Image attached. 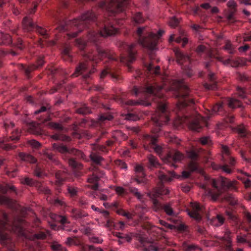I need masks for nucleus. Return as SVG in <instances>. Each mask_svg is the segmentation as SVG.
<instances>
[{"mask_svg": "<svg viewBox=\"0 0 251 251\" xmlns=\"http://www.w3.org/2000/svg\"><path fill=\"white\" fill-rule=\"evenodd\" d=\"M235 181H229L226 178L221 177L219 179L216 180L212 179V185L219 191L218 193L213 194L210 190L205 192V194L211 197V199L215 201L217 200L220 194V191L225 188L233 187L235 189Z\"/></svg>", "mask_w": 251, "mask_h": 251, "instance_id": "f257e3e1", "label": "nucleus"}, {"mask_svg": "<svg viewBox=\"0 0 251 251\" xmlns=\"http://www.w3.org/2000/svg\"><path fill=\"white\" fill-rule=\"evenodd\" d=\"M166 105H159L158 111L152 116V119L158 127L166 124L169 121L168 114L166 112Z\"/></svg>", "mask_w": 251, "mask_h": 251, "instance_id": "f03ea898", "label": "nucleus"}, {"mask_svg": "<svg viewBox=\"0 0 251 251\" xmlns=\"http://www.w3.org/2000/svg\"><path fill=\"white\" fill-rule=\"evenodd\" d=\"M151 33L146 27H139L137 30L139 42L143 47L148 50L150 46L151 40L148 39V37L150 36Z\"/></svg>", "mask_w": 251, "mask_h": 251, "instance_id": "7ed1b4c3", "label": "nucleus"}, {"mask_svg": "<svg viewBox=\"0 0 251 251\" xmlns=\"http://www.w3.org/2000/svg\"><path fill=\"white\" fill-rule=\"evenodd\" d=\"M23 25L24 29L26 31H32L34 28H36L37 31L41 35H46V30L44 28L36 27L35 25L32 22L30 17H25L23 22Z\"/></svg>", "mask_w": 251, "mask_h": 251, "instance_id": "20e7f679", "label": "nucleus"}, {"mask_svg": "<svg viewBox=\"0 0 251 251\" xmlns=\"http://www.w3.org/2000/svg\"><path fill=\"white\" fill-rule=\"evenodd\" d=\"M172 84L174 86H172L170 90H176L177 89L180 88L181 90L179 92V94L177 95L178 97L185 98L188 95V92L187 90V87L184 86L181 81H176L174 80L172 82Z\"/></svg>", "mask_w": 251, "mask_h": 251, "instance_id": "39448f33", "label": "nucleus"}, {"mask_svg": "<svg viewBox=\"0 0 251 251\" xmlns=\"http://www.w3.org/2000/svg\"><path fill=\"white\" fill-rule=\"evenodd\" d=\"M191 205L192 211H188V215L196 220H200L201 219L200 212L201 210V207L200 206L199 203L196 202H191Z\"/></svg>", "mask_w": 251, "mask_h": 251, "instance_id": "423d86ee", "label": "nucleus"}, {"mask_svg": "<svg viewBox=\"0 0 251 251\" xmlns=\"http://www.w3.org/2000/svg\"><path fill=\"white\" fill-rule=\"evenodd\" d=\"M96 16L92 11L87 12L83 14L79 19L75 20L73 22V24L75 26L82 24L84 21H90L95 19Z\"/></svg>", "mask_w": 251, "mask_h": 251, "instance_id": "0eeeda50", "label": "nucleus"}, {"mask_svg": "<svg viewBox=\"0 0 251 251\" xmlns=\"http://www.w3.org/2000/svg\"><path fill=\"white\" fill-rule=\"evenodd\" d=\"M209 118V116L200 117L199 116L196 120L192 122L189 125V128L194 131H199L201 127V123L202 122H206Z\"/></svg>", "mask_w": 251, "mask_h": 251, "instance_id": "6e6552de", "label": "nucleus"}, {"mask_svg": "<svg viewBox=\"0 0 251 251\" xmlns=\"http://www.w3.org/2000/svg\"><path fill=\"white\" fill-rule=\"evenodd\" d=\"M164 33L162 30H159L157 33L150 34V36L148 37V39L151 40L150 46L149 47V50H153L156 49V42L159 39L160 36Z\"/></svg>", "mask_w": 251, "mask_h": 251, "instance_id": "1a4fd4ad", "label": "nucleus"}, {"mask_svg": "<svg viewBox=\"0 0 251 251\" xmlns=\"http://www.w3.org/2000/svg\"><path fill=\"white\" fill-rule=\"evenodd\" d=\"M156 139L153 137L148 135L146 137V143H149L151 148L154 150L155 152L158 154H160L162 151V148L155 144Z\"/></svg>", "mask_w": 251, "mask_h": 251, "instance_id": "9d476101", "label": "nucleus"}, {"mask_svg": "<svg viewBox=\"0 0 251 251\" xmlns=\"http://www.w3.org/2000/svg\"><path fill=\"white\" fill-rule=\"evenodd\" d=\"M117 32V29L114 27L112 25H108L104 26L103 28L100 31L99 34L103 37L112 35L116 34Z\"/></svg>", "mask_w": 251, "mask_h": 251, "instance_id": "9b49d317", "label": "nucleus"}, {"mask_svg": "<svg viewBox=\"0 0 251 251\" xmlns=\"http://www.w3.org/2000/svg\"><path fill=\"white\" fill-rule=\"evenodd\" d=\"M134 47V45L131 44L129 45L128 47V57L127 59H126V58L122 57L121 58V62L128 63H131L133 61L135 60V52L132 51V49Z\"/></svg>", "mask_w": 251, "mask_h": 251, "instance_id": "f8f14e48", "label": "nucleus"}, {"mask_svg": "<svg viewBox=\"0 0 251 251\" xmlns=\"http://www.w3.org/2000/svg\"><path fill=\"white\" fill-rule=\"evenodd\" d=\"M174 52L177 59V62L178 64H181L184 62L189 60V56L187 55L183 54L178 49H175Z\"/></svg>", "mask_w": 251, "mask_h": 251, "instance_id": "ddd939ff", "label": "nucleus"}, {"mask_svg": "<svg viewBox=\"0 0 251 251\" xmlns=\"http://www.w3.org/2000/svg\"><path fill=\"white\" fill-rule=\"evenodd\" d=\"M19 157L23 161L28 162L29 163H34L36 162L35 158L30 154H25L24 153H19Z\"/></svg>", "mask_w": 251, "mask_h": 251, "instance_id": "4468645a", "label": "nucleus"}, {"mask_svg": "<svg viewBox=\"0 0 251 251\" xmlns=\"http://www.w3.org/2000/svg\"><path fill=\"white\" fill-rule=\"evenodd\" d=\"M225 219L221 215H217L212 220V225L215 226H220L224 223Z\"/></svg>", "mask_w": 251, "mask_h": 251, "instance_id": "2eb2a0df", "label": "nucleus"}, {"mask_svg": "<svg viewBox=\"0 0 251 251\" xmlns=\"http://www.w3.org/2000/svg\"><path fill=\"white\" fill-rule=\"evenodd\" d=\"M112 1H115L117 3L118 10L119 12L122 11L127 4V0H111Z\"/></svg>", "mask_w": 251, "mask_h": 251, "instance_id": "dca6fc26", "label": "nucleus"}, {"mask_svg": "<svg viewBox=\"0 0 251 251\" xmlns=\"http://www.w3.org/2000/svg\"><path fill=\"white\" fill-rule=\"evenodd\" d=\"M52 147L55 151L59 152L62 153L68 152V150L67 148L65 146L62 145L53 144L52 145Z\"/></svg>", "mask_w": 251, "mask_h": 251, "instance_id": "f3484780", "label": "nucleus"}, {"mask_svg": "<svg viewBox=\"0 0 251 251\" xmlns=\"http://www.w3.org/2000/svg\"><path fill=\"white\" fill-rule=\"evenodd\" d=\"M133 21L135 24H141L145 21L144 18L142 16L140 12H137L133 15L132 17Z\"/></svg>", "mask_w": 251, "mask_h": 251, "instance_id": "a211bd4d", "label": "nucleus"}, {"mask_svg": "<svg viewBox=\"0 0 251 251\" xmlns=\"http://www.w3.org/2000/svg\"><path fill=\"white\" fill-rule=\"evenodd\" d=\"M11 43V36L7 34L1 35V40H0V44L3 45H9Z\"/></svg>", "mask_w": 251, "mask_h": 251, "instance_id": "6ab92c4d", "label": "nucleus"}, {"mask_svg": "<svg viewBox=\"0 0 251 251\" xmlns=\"http://www.w3.org/2000/svg\"><path fill=\"white\" fill-rule=\"evenodd\" d=\"M9 141V139L6 138H3L0 139V148H2L6 150L12 149V146L6 143Z\"/></svg>", "mask_w": 251, "mask_h": 251, "instance_id": "aec40b11", "label": "nucleus"}, {"mask_svg": "<svg viewBox=\"0 0 251 251\" xmlns=\"http://www.w3.org/2000/svg\"><path fill=\"white\" fill-rule=\"evenodd\" d=\"M230 233V232L229 230H228V229H226L225 231V236L222 237V238L224 239L225 240H226V241H227L226 247H227V250L228 251H230V248L232 245L231 240L229 237Z\"/></svg>", "mask_w": 251, "mask_h": 251, "instance_id": "412c9836", "label": "nucleus"}, {"mask_svg": "<svg viewBox=\"0 0 251 251\" xmlns=\"http://www.w3.org/2000/svg\"><path fill=\"white\" fill-rule=\"evenodd\" d=\"M98 179L99 178L97 176L94 175L88 178V181L89 182L94 184V185L91 186L92 188H93V189L96 190L98 188V184L97 183Z\"/></svg>", "mask_w": 251, "mask_h": 251, "instance_id": "4be33fe9", "label": "nucleus"}, {"mask_svg": "<svg viewBox=\"0 0 251 251\" xmlns=\"http://www.w3.org/2000/svg\"><path fill=\"white\" fill-rule=\"evenodd\" d=\"M170 174L171 175L173 178H187L188 177L190 174L191 172L190 171L187 172V171H183L182 173V176H180L179 175H176L175 173L173 171L170 172Z\"/></svg>", "mask_w": 251, "mask_h": 251, "instance_id": "5701e85b", "label": "nucleus"}, {"mask_svg": "<svg viewBox=\"0 0 251 251\" xmlns=\"http://www.w3.org/2000/svg\"><path fill=\"white\" fill-rule=\"evenodd\" d=\"M223 63L226 65H230L232 67H237L240 63L238 60H235L231 58H229L224 61Z\"/></svg>", "mask_w": 251, "mask_h": 251, "instance_id": "b1692460", "label": "nucleus"}, {"mask_svg": "<svg viewBox=\"0 0 251 251\" xmlns=\"http://www.w3.org/2000/svg\"><path fill=\"white\" fill-rule=\"evenodd\" d=\"M184 158V155L178 151H175L173 156V160L174 162L180 161Z\"/></svg>", "mask_w": 251, "mask_h": 251, "instance_id": "393cba45", "label": "nucleus"}, {"mask_svg": "<svg viewBox=\"0 0 251 251\" xmlns=\"http://www.w3.org/2000/svg\"><path fill=\"white\" fill-rule=\"evenodd\" d=\"M228 104L230 107L232 108H235L240 106V104L239 100L233 99H229Z\"/></svg>", "mask_w": 251, "mask_h": 251, "instance_id": "a878e982", "label": "nucleus"}, {"mask_svg": "<svg viewBox=\"0 0 251 251\" xmlns=\"http://www.w3.org/2000/svg\"><path fill=\"white\" fill-rule=\"evenodd\" d=\"M44 60L42 58H40L38 60V65L36 66H32L29 67L25 69V72L27 74H29L31 71L33 70L35 68H38L40 67H41L44 64Z\"/></svg>", "mask_w": 251, "mask_h": 251, "instance_id": "bb28decb", "label": "nucleus"}, {"mask_svg": "<svg viewBox=\"0 0 251 251\" xmlns=\"http://www.w3.org/2000/svg\"><path fill=\"white\" fill-rule=\"evenodd\" d=\"M148 159L150 164L151 166L156 167L159 165L156 158L154 156L150 155L149 156Z\"/></svg>", "mask_w": 251, "mask_h": 251, "instance_id": "cd10ccee", "label": "nucleus"}, {"mask_svg": "<svg viewBox=\"0 0 251 251\" xmlns=\"http://www.w3.org/2000/svg\"><path fill=\"white\" fill-rule=\"evenodd\" d=\"M222 108V103H219L214 106L210 113V115L216 114L218 111H220Z\"/></svg>", "mask_w": 251, "mask_h": 251, "instance_id": "c85d7f7f", "label": "nucleus"}, {"mask_svg": "<svg viewBox=\"0 0 251 251\" xmlns=\"http://www.w3.org/2000/svg\"><path fill=\"white\" fill-rule=\"evenodd\" d=\"M163 209L166 213L170 216H173L175 213L173 211L172 208L169 204H166L164 206Z\"/></svg>", "mask_w": 251, "mask_h": 251, "instance_id": "c756f323", "label": "nucleus"}, {"mask_svg": "<svg viewBox=\"0 0 251 251\" xmlns=\"http://www.w3.org/2000/svg\"><path fill=\"white\" fill-rule=\"evenodd\" d=\"M179 23V20L175 17H172L170 19L169 21V25L172 27H175Z\"/></svg>", "mask_w": 251, "mask_h": 251, "instance_id": "7c9ffc66", "label": "nucleus"}, {"mask_svg": "<svg viewBox=\"0 0 251 251\" xmlns=\"http://www.w3.org/2000/svg\"><path fill=\"white\" fill-rule=\"evenodd\" d=\"M170 172H168V174L171 176V178L169 177L167 175L164 174H159L158 177L159 179L162 181H169L173 178L170 173Z\"/></svg>", "mask_w": 251, "mask_h": 251, "instance_id": "2f4dec72", "label": "nucleus"}, {"mask_svg": "<svg viewBox=\"0 0 251 251\" xmlns=\"http://www.w3.org/2000/svg\"><path fill=\"white\" fill-rule=\"evenodd\" d=\"M52 249L55 251H61L63 250V248L57 242H54L51 246Z\"/></svg>", "mask_w": 251, "mask_h": 251, "instance_id": "473e14b6", "label": "nucleus"}, {"mask_svg": "<svg viewBox=\"0 0 251 251\" xmlns=\"http://www.w3.org/2000/svg\"><path fill=\"white\" fill-rule=\"evenodd\" d=\"M162 89V87L159 86L157 88H154L152 86L148 87L147 88V92L149 93L155 94L156 92L159 91Z\"/></svg>", "mask_w": 251, "mask_h": 251, "instance_id": "72a5a7b5", "label": "nucleus"}, {"mask_svg": "<svg viewBox=\"0 0 251 251\" xmlns=\"http://www.w3.org/2000/svg\"><path fill=\"white\" fill-rule=\"evenodd\" d=\"M87 69V66L85 64H81L79 66L76 68L75 74L74 75H77V74L81 71H84Z\"/></svg>", "mask_w": 251, "mask_h": 251, "instance_id": "f704fd0d", "label": "nucleus"}, {"mask_svg": "<svg viewBox=\"0 0 251 251\" xmlns=\"http://www.w3.org/2000/svg\"><path fill=\"white\" fill-rule=\"evenodd\" d=\"M148 70L155 74H157L158 73V71L159 70V66H156L155 67L153 68V66L151 64H149L147 67Z\"/></svg>", "mask_w": 251, "mask_h": 251, "instance_id": "c9c22d12", "label": "nucleus"}, {"mask_svg": "<svg viewBox=\"0 0 251 251\" xmlns=\"http://www.w3.org/2000/svg\"><path fill=\"white\" fill-rule=\"evenodd\" d=\"M90 157L91 159L97 164H99L102 160V158L100 156L95 154H91Z\"/></svg>", "mask_w": 251, "mask_h": 251, "instance_id": "e433bc0d", "label": "nucleus"}, {"mask_svg": "<svg viewBox=\"0 0 251 251\" xmlns=\"http://www.w3.org/2000/svg\"><path fill=\"white\" fill-rule=\"evenodd\" d=\"M52 218L54 219L56 221L60 222L62 224L66 223V219L64 217L54 215Z\"/></svg>", "mask_w": 251, "mask_h": 251, "instance_id": "4c0bfd02", "label": "nucleus"}, {"mask_svg": "<svg viewBox=\"0 0 251 251\" xmlns=\"http://www.w3.org/2000/svg\"><path fill=\"white\" fill-rule=\"evenodd\" d=\"M225 50H227L228 52L230 53H233V48L232 46V45L229 42H227L226 43V46L224 47Z\"/></svg>", "mask_w": 251, "mask_h": 251, "instance_id": "58836bf2", "label": "nucleus"}, {"mask_svg": "<svg viewBox=\"0 0 251 251\" xmlns=\"http://www.w3.org/2000/svg\"><path fill=\"white\" fill-rule=\"evenodd\" d=\"M145 251H158V248L155 244H150L148 248L144 249Z\"/></svg>", "mask_w": 251, "mask_h": 251, "instance_id": "ea45409f", "label": "nucleus"}, {"mask_svg": "<svg viewBox=\"0 0 251 251\" xmlns=\"http://www.w3.org/2000/svg\"><path fill=\"white\" fill-rule=\"evenodd\" d=\"M237 241L240 244H244L247 242L246 236L244 235H238L237 236Z\"/></svg>", "mask_w": 251, "mask_h": 251, "instance_id": "a19ab883", "label": "nucleus"}, {"mask_svg": "<svg viewBox=\"0 0 251 251\" xmlns=\"http://www.w3.org/2000/svg\"><path fill=\"white\" fill-rule=\"evenodd\" d=\"M143 167L141 165H136L135 167V171L136 173H141L142 176H144Z\"/></svg>", "mask_w": 251, "mask_h": 251, "instance_id": "79ce46f5", "label": "nucleus"}, {"mask_svg": "<svg viewBox=\"0 0 251 251\" xmlns=\"http://www.w3.org/2000/svg\"><path fill=\"white\" fill-rule=\"evenodd\" d=\"M228 7L231 9L235 10L236 7V3L234 0H229L227 3Z\"/></svg>", "mask_w": 251, "mask_h": 251, "instance_id": "37998d69", "label": "nucleus"}, {"mask_svg": "<svg viewBox=\"0 0 251 251\" xmlns=\"http://www.w3.org/2000/svg\"><path fill=\"white\" fill-rule=\"evenodd\" d=\"M68 190L71 196H75L77 193V189L75 187H69Z\"/></svg>", "mask_w": 251, "mask_h": 251, "instance_id": "c03bdc74", "label": "nucleus"}, {"mask_svg": "<svg viewBox=\"0 0 251 251\" xmlns=\"http://www.w3.org/2000/svg\"><path fill=\"white\" fill-rule=\"evenodd\" d=\"M188 168L191 173L197 169V165L195 162H192L189 164Z\"/></svg>", "mask_w": 251, "mask_h": 251, "instance_id": "a18cd8bd", "label": "nucleus"}, {"mask_svg": "<svg viewBox=\"0 0 251 251\" xmlns=\"http://www.w3.org/2000/svg\"><path fill=\"white\" fill-rule=\"evenodd\" d=\"M118 213H119V214H120L123 216L126 217L127 219H130L132 217V214L128 212H126L125 211H118Z\"/></svg>", "mask_w": 251, "mask_h": 251, "instance_id": "49530a36", "label": "nucleus"}, {"mask_svg": "<svg viewBox=\"0 0 251 251\" xmlns=\"http://www.w3.org/2000/svg\"><path fill=\"white\" fill-rule=\"evenodd\" d=\"M72 212H73V216L76 219L82 217V216L81 215V214L80 213V212H79V211H78L77 209H73Z\"/></svg>", "mask_w": 251, "mask_h": 251, "instance_id": "de8ad7c7", "label": "nucleus"}, {"mask_svg": "<svg viewBox=\"0 0 251 251\" xmlns=\"http://www.w3.org/2000/svg\"><path fill=\"white\" fill-rule=\"evenodd\" d=\"M113 117L111 115H101L99 117V120L101 121L104 120H110Z\"/></svg>", "mask_w": 251, "mask_h": 251, "instance_id": "09e8293b", "label": "nucleus"}, {"mask_svg": "<svg viewBox=\"0 0 251 251\" xmlns=\"http://www.w3.org/2000/svg\"><path fill=\"white\" fill-rule=\"evenodd\" d=\"M29 143L33 148H38L40 146V143L34 140L30 141Z\"/></svg>", "mask_w": 251, "mask_h": 251, "instance_id": "8fccbe9b", "label": "nucleus"}, {"mask_svg": "<svg viewBox=\"0 0 251 251\" xmlns=\"http://www.w3.org/2000/svg\"><path fill=\"white\" fill-rule=\"evenodd\" d=\"M126 119L128 120H133V121H136L138 120V118L136 115L133 114H128L126 118Z\"/></svg>", "mask_w": 251, "mask_h": 251, "instance_id": "3c124183", "label": "nucleus"}, {"mask_svg": "<svg viewBox=\"0 0 251 251\" xmlns=\"http://www.w3.org/2000/svg\"><path fill=\"white\" fill-rule=\"evenodd\" d=\"M200 142L202 145H206L210 142V140L209 137H204L201 138Z\"/></svg>", "mask_w": 251, "mask_h": 251, "instance_id": "603ef678", "label": "nucleus"}, {"mask_svg": "<svg viewBox=\"0 0 251 251\" xmlns=\"http://www.w3.org/2000/svg\"><path fill=\"white\" fill-rule=\"evenodd\" d=\"M12 230L15 232H17L19 235L23 234V231L21 227L19 226L14 227L12 229Z\"/></svg>", "mask_w": 251, "mask_h": 251, "instance_id": "864d4df0", "label": "nucleus"}, {"mask_svg": "<svg viewBox=\"0 0 251 251\" xmlns=\"http://www.w3.org/2000/svg\"><path fill=\"white\" fill-rule=\"evenodd\" d=\"M186 251H193L195 250H199L200 249L196 245H192L187 247V248L185 249Z\"/></svg>", "mask_w": 251, "mask_h": 251, "instance_id": "5fc2aeb1", "label": "nucleus"}, {"mask_svg": "<svg viewBox=\"0 0 251 251\" xmlns=\"http://www.w3.org/2000/svg\"><path fill=\"white\" fill-rule=\"evenodd\" d=\"M160 223L162 226H165L168 228H170V229H173V228L174 227V226L171 225L169 224H167V223H166V222L162 221V220L160 221Z\"/></svg>", "mask_w": 251, "mask_h": 251, "instance_id": "6e6d98bb", "label": "nucleus"}, {"mask_svg": "<svg viewBox=\"0 0 251 251\" xmlns=\"http://www.w3.org/2000/svg\"><path fill=\"white\" fill-rule=\"evenodd\" d=\"M69 164L70 166H71L73 167H74V168L78 167L77 162L75 161V160H74L73 159H70L69 160Z\"/></svg>", "mask_w": 251, "mask_h": 251, "instance_id": "4d7b16f0", "label": "nucleus"}, {"mask_svg": "<svg viewBox=\"0 0 251 251\" xmlns=\"http://www.w3.org/2000/svg\"><path fill=\"white\" fill-rule=\"evenodd\" d=\"M238 132L241 136H245V132H246V129H245V127H239L238 128Z\"/></svg>", "mask_w": 251, "mask_h": 251, "instance_id": "13d9d810", "label": "nucleus"}, {"mask_svg": "<svg viewBox=\"0 0 251 251\" xmlns=\"http://www.w3.org/2000/svg\"><path fill=\"white\" fill-rule=\"evenodd\" d=\"M77 112L80 114H86L87 113H89V110L87 109V108H85V109L83 108H79L77 109Z\"/></svg>", "mask_w": 251, "mask_h": 251, "instance_id": "bf43d9fd", "label": "nucleus"}, {"mask_svg": "<svg viewBox=\"0 0 251 251\" xmlns=\"http://www.w3.org/2000/svg\"><path fill=\"white\" fill-rule=\"evenodd\" d=\"M31 182V180L28 177H25L21 179V183L25 184H30Z\"/></svg>", "mask_w": 251, "mask_h": 251, "instance_id": "052dcab7", "label": "nucleus"}, {"mask_svg": "<svg viewBox=\"0 0 251 251\" xmlns=\"http://www.w3.org/2000/svg\"><path fill=\"white\" fill-rule=\"evenodd\" d=\"M222 153L224 154L228 155L229 154L228 148L226 146H222Z\"/></svg>", "mask_w": 251, "mask_h": 251, "instance_id": "680f3d73", "label": "nucleus"}, {"mask_svg": "<svg viewBox=\"0 0 251 251\" xmlns=\"http://www.w3.org/2000/svg\"><path fill=\"white\" fill-rule=\"evenodd\" d=\"M221 169H222L223 171L227 174H230L231 173V169L228 168L227 166H222L221 167Z\"/></svg>", "mask_w": 251, "mask_h": 251, "instance_id": "e2e57ef3", "label": "nucleus"}, {"mask_svg": "<svg viewBox=\"0 0 251 251\" xmlns=\"http://www.w3.org/2000/svg\"><path fill=\"white\" fill-rule=\"evenodd\" d=\"M115 191L118 194L121 195L124 192V189L123 187H117L115 188Z\"/></svg>", "mask_w": 251, "mask_h": 251, "instance_id": "0e129e2a", "label": "nucleus"}, {"mask_svg": "<svg viewBox=\"0 0 251 251\" xmlns=\"http://www.w3.org/2000/svg\"><path fill=\"white\" fill-rule=\"evenodd\" d=\"M188 157L190 158H194L196 157V153L194 151H190L187 153Z\"/></svg>", "mask_w": 251, "mask_h": 251, "instance_id": "69168bd1", "label": "nucleus"}, {"mask_svg": "<svg viewBox=\"0 0 251 251\" xmlns=\"http://www.w3.org/2000/svg\"><path fill=\"white\" fill-rule=\"evenodd\" d=\"M118 164L120 168L121 169H126L127 168L126 165L123 162L121 161H118Z\"/></svg>", "mask_w": 251, "mask_h": 251, "instance_id": "338daca9", "label": "nucleus"}, {"mask_svg": "<svg viewBox=\"0 0 251 251\" xmlns=\"http://www.w3.org/2000/svg\"><path fill=\"white\" fill-rule=\"evenodd\" d=\"M49 126L51 127L56 129H58L60 127V125L57 123H50L49 124Z\"/></svg>", "mask_w": 251, "mask_h": 251, "instance_id": "774afa93", "label": "nucleus"}]
</instances>
